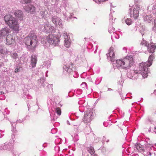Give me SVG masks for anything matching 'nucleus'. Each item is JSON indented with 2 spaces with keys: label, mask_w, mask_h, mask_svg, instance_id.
I'll return each instance as SVG.
<instances>
[{
  "label": "nucleus",
  "mask_w": 156,
  "mask_h": 156,
  "mask_svg": "<svg viewBox=\"0 0 156 156\" xmlns=\"http://www.w3.org/2000/svg\"><path fill=\"white\" fill-rule=\"evenodd\" d=\"M134 63L133 58L132 56H127L122 59L116 60V66L125 69H127L131 67Z\"/></svg>",
  "instance_id": "nucleus-1"
},
{
  "label": "nucleus",
  "mask_w": 156,
  "mask_h": 156,
  "mask_svg": "<svg viewBox=\"0 0 156 156\" xmlns=\"http://www.w3.org/2000/svg\"><path fill=\"white\" fill-rule=\"evenodd\" d=\"M25 44L27 46H31L34 49L37 46L38 39L36 34L33 31H31L24 39Z\"/></svg>",
  "instance_id": "nucleus-2"
},
{
  "label": "nucleus",
  "mask_w": 156,
  "mask_h": 156,
  "mask_svg": "<svg viewBox=\"0 0 156 156\" xmlns=\"http://www.w3.org/2000/svg\"><path fill=\"white\" fill-rule=\"evenodd\" d=\"M154 58V55H151L149 56L147 61L146 62H142L140 64L139 69L141 71V73L144 78H146L147 76V67H149L151 65L153 60Z\"/></svg>",
  "instance_id": "nucleus-3"
},
{
  "label": "nucleus",
  "mask_w": 156,
  "mask_h": 156,
  "mask_svg": "<svg viewBox=\"0 0 156 156\" xmlns=\"http://www.w3.org/2000/svg\"><path fill=\"white\" fill-rule=\"evenodd\" d=\"M4 20L6 24L10 28L16 31H19V24L15 18L11 15H8L5 16Z\"/></svg>",
  "instance_id": "nucleus-4"
},
{
  "label": "nucleus",
  "mask_w": 156,
  "mask_h": 156,
  "mask_svg": "<svg viewBox=\"0 0 156 156\" xmlns=\"http://www.w3.org/2000/svg\"><path fill=\"white\" fill-rule=\"evenodd\" d=\"M46 39L48 43L54 46L58 45L60 40L58 37L53 34L48 35L46 37Z\"/></svg>",
  "instance_id": "nucleus-5"
},
{
  "label": "nucleus",
  "mask_w": 156,
  "mask_h": 156,
  "mask_svg": "<svg viewBox=\"0 0 156 156\" xmlns=\"http://www.w3.org/2000/svg\"><path fill=\"white\" fill-rule=\"evenodd\" d=\"M141 44L142 45L144 44V46H147V50L149 52L153 53L154 52L156 48V45L154 44L151 43L148 44L146 41H143L141 42Z\"/></svg>",
  "instance_id": "nucleus-6"
},
{
  "label": "nucleus",
  "mask_w": 156,
  "mask_h": 156,
  "mask_svg": "<svg viewBox=\"0 0 156 156\" xmlns=\"http://www.w3.org/2000/svg\"><path fill=\"white\" fill-rule=\"evenodd\" d=\"M107 58L112 62H114L115 60V54L114 49L113 47H111L109 50V53L107 54Z\"/></svg>",
  "instance_id": "nucleus-7"
},
{
  "label": "nucleus",
  "mask_w": 156,
  "mask_h": 156,
  "mask_svg": "<svg viewBox=\"0 0 156 156\" xmlns=\"http://www.w3.org/2000/svg\"><path fill=\"white\" fill-rule=\"evenodd\" d=\"M91 114L90 113H88V112H86L84 115V117L83 119V120L84 122L86 123H88L90 122L91 120Z\"/></svg>",
  "instance_id": "nucleus-8"
},
{
  "label": "nucleus",
  "mask_w": 156,
  "mask_h": 156,
  "mask_svg": "<svg viewBox=\"0 0 156 156\" xmlns=\"http://www.w3.org/2000/svg\"><path fill=\"white\" fill-rule=\"evenodd\" d=\"M140 7L138 6H136L133 10L132 14L134 19L136 20L138 18L139 16V10L140 9Z\"/></svg>",
  "instance_id": "nucleus-9"
},
{
  "label": "nucleus",
  "mask_w": 156,
  "mask_h": 156,
  "mask_svg": "<svg viewBox=\"0 0 156 156\" xmlns=\"http://www.w3.org/2000/svg\"><path fill=\"white\" fill-rule=\"evenodd\" d=\"M24 10L28 12H34L35 11V7L32 5H29L24 7Z\"/></svg>",
  "instance_id": "nucleus-10"
},
{
  "label": "nucleus",
  "mask_w": 156,
  "mask_h": 156,
  "mask_svg": "<svg viewBox=\"0 0 156 156\" xmlns=\"http://www.w3.org/2000/svg\"><path fill=\"white\" fill-rule=\"evenodd\" d=\"M9 29L7 27H5L2 29L0 31V37H2L5 36L9 33Z\"/></svg>",
  "instance_id": "nucleus-11"
},
{
  "label": "nucleus",
  "mask_w": 156,
  "mask_h": 156,
  "mask_svg": "<svg viewBox=\"0 0 156 156\" xmlns=\"http://www.w3.org/2000/svg\"><path fill=\"white\" fill-rule=\"evenodd\" d=\"M52 20L53 23L55 25H58L60 26L62 25L61 19L57 16H53L52 18Z\"/></svg>",
  "instance_id": "nucleus-12"
},
{
  "label": "nucleus",
  "mask_w": 156,
  "mask_h": 156,
  "mask_svg": "<svg viewBox=\"0 0 156 156\" xmlns=\"http://www.w3.org/2000/svg\"><path fill=\"white\" fill-rule=\"evenodd\" d=\"M15 41L13 39V36L11 34L8 35L6 37V44L8 45H11L13 44Z\"/></svg>",
  "instance_id": "nucleus-13"
},
{
  "label": "nucleus",
  "mask_w": 156,
  "mask_h": 156,
  "mask_svg": "<svg viewBox=\"0 0 156 156\" xmlns=\"http://www.w3.org/2000/svg\"><path fill=\"white\" fill-rule=\"evenodd\" d=\"M14 15L15 16L18 18L20 20H23V12L21 10H16L14 12Z\"/></svg>",
  "instance_id": "nucleus-14"
},
{
  "label": "nucleus",
  "mask_w": 156,
  "mask_h": 156,
  "mask_svg": "<svg viewBox=\"0 0 156 156\" xmlns=\"http://www.w3.org/2000/svg\"><path fill=\"white\" fill-rule=\"evenodd\" d=\"M31 63L32 68L36 66L37 62V57L35 55H32L31 57Z\"/></svg>",
  "instance_id": "nucleus-15"
},
{
  "label": "nucleus",
  "mask_w": 156,
  "mask_h": 156,
  "mask_svg": "<svg viewBox=\"0 0 156 156\" xmlns=\"http://www.w3.org/2000/svg\"><path fill=\"white\" fill-rule=\"evenodd\" d=\"M70 43L69 41V37L68 36H66V37H65L64 40V45L67 48L69 47Z\"/></svg>",
  "instance_id": "nucleus-16"
},
{
  "label": "nucleus",
  "mask_w": 156,
  "mask_h": 156,
  "mask_svg": "<svg viewBox=\"0 0 156 156\" xmlns=\"http://www.w3.org/2000/svg\"><path fill=\"white\" fill-rule=\"evenodd\" d=\"M87 150L91 155L94 154L95 152L94 147L92 146H90L89 147H87Z\"/></svg>",
  "instance_id": "nucleus-17"
},
{
  "label": "nucleus",
  "mask_w": 156,
  "mask_h": 156,
  "mask_svg": "<svg viewBox=\"0 0 156 156\" xmlns=\"http://www.w3.org/2000/svg\"><path fill=\"white\" fill-rule=\"evenodd\" d=\"M73 66V64L72 63H70L69 65L68 66L67 69L66 70L67 71L68 73H70L72 72Z\"/></svg>",
  "instance_id": "nucleus-18"
},
{
  "label": "nucleus",
  "mask_w": 156,
  "mask_h": 156,
  "mask_svg": "<svg viewBox=\"0 0 156 156\" xmlns=\"http://www.w3.org/2000/svg\"><path fill=\"white\" fill-rule=\"evenodd\" d=\"M40 13L42 17L44 19L47 17V15L48 14V12L46 11H42L40 12Z\"/></svg>",
  "instance_id": "nucleus-19"
},
{
  "label": "nucleus",
  "mask_w": 156,
  "mask_h": 156,
  "mask_svg": "<svg viewBox=\"0 0 156 156\" xmlns=\"http://www.w3.org/2000/svg\"><path fill=\"white\" fill-rule=\"evenodd\" d=\"M44 28L45 30L48 32L51 31V30L50 29V28L51 29V28L50 27L48 24L46 23L44 25Z\"/></svg>",
  "instance_id": "nucleus-20"
},
{
  "label": "nucleus",
  "mask_w": 156,
  "mask_h": 156,
  "mask_svg": "<svg viewBox=\"0 0 156 156\" xmlns=\"http://www.w3.org/2000/svg\"><path fill=\"white\" fill-rule=\"evenodd\" d=\"M136 146L137 150L140 151H143V146L140 144H137L136 145Z\"/></svg>",
  "instance_id": "nucleus-21"
},
{
  "label": "nucleus",
  "mask_w": 156,
  "mask_h": 156,
  "mask_svg": "<svg viewBox=\"0 0 156 156\" xmlns=\"http://www.w3.org/2000/svg\"><path fill=\"white\" fill-rule=\"evenodd\" d=\"M146 21L149 23H150L152 20V18L150 16H147L145 17Z\"/></svg>",
  "instance_id": "nucleus-22"
},
{
  "label": "nucleus",
  "mask_w": 156,
  "mask_h": 156,
  "mask_svg": "<svg viewBox=\"0 0 156 156\" xmlns=\"http://www.w3.org/2000/svg\"><path fill=\"white\" fill-rule=\"evenodd\" d=\"M126 24L128 25H130L131 24L132 20L130 19L127 18L125 21Z\"/></svg>",
  "instance_id": "nucleus-23"
},
{
  "label": "nucleus",
  "mask_w": 156,
  "mask_h": 156,
  "mask_svg": "<svg viewBox=\"0 0 156 156\" xmlns=\"http://www.w3.org/2000/svg\"><path fill=\"white\" fill-rule=\"evenodd\" d=\"M56 113L58 115H60L61 114V109L59 108H57L55 110Z\"/></svg>",
  "instance_id": "nucleus-24"
},
{
  "label": "nucleus",
  "mask_w": 156,
  "mask_h": 156,
  "mask_svg": "<svg viewBox=\"0 0 156 156\" xmlns=\"http://www.w3.org/2000/svg\"><path fill=\"white\" fill-rule=\"evenodd\" d=\"M31 0H20V2L23 4H26L30 3Z\"/></svg>",
  "instance_id": "nucleus-25"
},
{
  "label": "nucleus",
  "mask_w": 156,
  "mask_h": 156,
  "mask_svg": "<svg viewBox=\"0 0 156 156\" xmlns=\"http://www.w3.org/2000/svg\"><path fill=\"white\" fill-rule=\"evenodd\" d=\"M0 53L1 54H4L5 53V51L4 48H0Z\"/></svg>",
  "instance_id": "nucleus-26"
},
{
  "label": "nucleus",
  "mask_w": 156,
  "mask_h": 156,
  "mask_svg": "<svg viewBox=\"0 0 156 156\" xmlns=\"http://www.w3.org/2000/svg\"><path fill=\"white\" fill-rule=\"evenodd\" d=\"M153 29L155 30L156 31V18L154 20V26Z\"/></svg>",
  "instance_id": "nucleus-27"
},
{
  "label": "nucleus",
  "mask_w": 156,
  "mask_h": 156,
  "mask_svg": "<svg viewBox=\"0 0 156 156\" xmlns=\"http://www.w3.org/2000/svg\"><path fill=\"white\" fill-rule=\"evenodd\" d=\"M20 71V69L19 68H16L15 70V72L16 73H17Z\"/></svg>",
  "instance_id": "nucleus-28"
},
{
  "label": "nucleus",
  "mask_w": 156,
  "mask_h": 156,
  "mask_svg": "<svg viewBox=\"0 0 156 156\" xmlns=\"http://www.w3.org/2000/svg\"><path fill=\"white\" fill-rule=\"evenodd\" d=\"M65 68H67V66H64V67H63V68H64V69H65Z\"/></svg>",
  "instance_id": "nucleus-29"
},
{
  "label": "nucleus",
  "mask_w": 156,
  "mask_h": 156,
  "mask_svg": "<svg viewBox=\"0 0 156 156\" xmlns=\"http://www.w3.org/2000/svg\"><path fill=\"white\" fill-rule=\"evenodd\" d=\"M110 89V90H112L111 89Z\"/></svg>",
  "instance_id": "nucleus-30"
},
{
  "label": "nucleus",
  "mask_w": 156,
  "mask_h": 156,
  "mask_svg": "<svg viewBox=\"0 0 156 156\" xmlns=\"http://www.w3.org/2000/svg\"><path fill=\"white\" fill-rule=\"evenodd\" d=\"M110 89V90H112L111 89Z\"/></svg>",
  "instance_id": "nucleus-31"
}]
</instances>
